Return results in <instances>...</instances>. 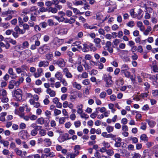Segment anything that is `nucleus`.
Here are the masks:
<instances>
[{
    "instance_id": "36",
    "label": "nucleus",
    "mask_w": 158,
    "mask_h": 158,
    "mask_svg": "<svg viewBox=\"0 0 158 158\" xmlns=\"http://www.w3.org/2000/svg\"><path fill=\"white\" fill-rule=\"evenodd\" d=\"M132 158H140L141 157V155L138 153L135 152L131 154Z\"/></svg>"
},
{
    "instance_id": "31",
    "label": "nucleus",
    "mask_w": 158,
    "mask_h": 158,
    "mask_svg": "<svg viewBox=\"0 0 158 158\" xmlns=\"http://www.w3.org/2000/svg\"><path fill=\"white\" fill-rule=\"evenodd\" d=\"M147 122L148 123V124L151 127H153L156 125V122L153 121H149L147 120Z\"/></svg>"
},
{
    "instance_id": "10",
    "label": "nucleus",
    "mask_w": 158,
    "mask_h": 158,
    "mask_svg": "<svg viewBox=\"0 0 158 158\" xmlns=\"http://www.w3.org/2000/svg\"><path fill=\"white\" fill-rule=\"evenodd\" d=\"M24 80V78L22 77H20L18 81L12 80L14 82V85L16 86H18L22 83L23 82Z\"/></svg>"
},
{
    "instance_id": "28",
    "label": "nucleus",
    "mask_w": 158,
    "mask_h": 158,
    "mask_svg": "<svg viewBox=\"0 0 158 158\" xmlns=\"http://www.w3.org/2000/svg\"><path fill=\"white\" fill-rule=\"evenodd\" d=\"M47 60L49 61H51L53 57V55L52 53H48L45 55Z\"/></svg>"
},
{
    "instance_id": "40",
    "label": "nucleus",
    "mask_w": 158,
    "mask_h": 158,
    "mask_svg": "<svg viewBox=\"0 0 158 158\" xmlns=\"http://www.w3.org/2000/svg\"><path fill=\"white\" fill-rule=\"evenodd\" d=\"M66 117H60L59 118V123L61 124H63L65 122Z\"/></svg>"
},
{
    "instance_id": "52",
    "label": "nucleus",
    "mask_w": 158,
    "mask_h": 158,
    "mask_svg": "<svg viewBox=\"0 0 158 158\" xmlns=\"http://www.w3.org/2000/svg\"><path fill=\"white\" fill-rule=\"evenodd\" d=\"M37 129H34L32 130L31 132V134L32 136H35L38 133Z\"/></svg>"
},
{
    "instance_id": "60",
    "label": "nucleus",
    "mask_w": 158,
    "mask_h": 158,
    "mask_svg": "<svg viewBox=\"0 0 158 158\" xmlns=\"http://www.w3.org/2000/svg\"><path fill=\"white\" fill-rule=\"evenodd\" d=\"M67 21H65V23H69L70 24H72L75 22V20L73 18H71L70 19H67Z\"/></svg>"
},
{
    "instance_id": "64",
    "label": "nucleus",
    "mask_w": 158,
    "mask_h": 158,
    "mask_svg": "<svg viewBox=\"0 0 158 158\" xmlns=\"http://www.w3.org/2000/svg\"><path fill=\"white\" fill-rule=\"evenodd\" d=\"M65 14L67 16L69 17L72 15V12L71 11L68 10L66 11Z\"/></svg>"
},
{
    "instance_id": "58",
    "label": "nucleus",
    "mask_w": 158,
    "mask_h": 158,
    "mask_svg": "<svg viewBox=\"0 0 158 158\" xmlns=\"http://www.w3.org/2000/svg\"><path fill=\"white\" fill-rule=\"evenodd\" d=\"M45 114L46 117H47L48 118H50V116L51 115V112L50 111L47 110L45 112Z\"/></svg>"
},
{
    "instance_id": "7",
    "label": "nucleus",
    "mask_w": 158,
    "mask_h": 158,
    "mask_svg": "<svg viewBox=\"0 0 158 158\" xmlns=\"http://www.w3.org/2000/svg\"><path fill=\"white\" fill-rule=\"evenodd\" d=\"M43 74V70L42 69L40 68L37 69V72L34 74V77L36 78H38Z\"/></svg>"
},
{
    "instance_id": "5",
    "label": "nucleus",
    "mask_w": 158,
    "mask_h": 158,
    "mask_svg": "<svg viewBox=\"0 0 158 158\" xmlns=\"http://www.w3.org/2000/svg\"><path fill=\"white\" fill-rule=\"evenodd\" d=\"M50 49V47L46 45H44L38 48V52L40 54H43L47 52Z\"/></svg>"
},
{
    "instance_id": "18",
    "label": "nucleus",
    "mask_w": 158,
    "mask_h": 158,
    "mask_svg": "<svg viewBox=\"0 0 158 158\" xmlns=\"http://www.w3.org/2000/svg\"><path fill=\"white\" fill-rule=\"evenodd\" d=\"M44 141L47 147H50L52 145V142L49 138H45L44 139Z\"/></svg>"
},
{
    "instance_id": "9",
    "label": "nucleus",
    "mask_w": 158,
    "mask_h": 158,
    "mask_svg": "<svg viewBox=\"0 0 158 158\" xmlns=\"http://www.w3.org/2000/svg\"><path fill=\"white\" fill-rule=\"evenodd\" d=\"M121 74H123L124 72L128 70L129 68L127 64H124L122 65L121 66Z\"/></svg>"
},
{
    "instance_id": "54",
    "label": "nucleus",
    "mask_w": 158,
    "mask_h": 158,
    "mask_svg": "<svg viewBox=\"0 0 158 158\" xmlns=\"http://www.w3.org/2000/svg\"><path fill=\"white\" fill-rule=\"evenodd\" d=\"M102 144L104 146V147L106 148H108L110 147V143H109L106 142L105 141L103 142Z\"/></svg>"
},
{
    "instance_id": "11",
    "label": "nucleus",
    "mask_w": 158,
    "mask_h": 158,
    "mask_svg": "<svg viewBox=\"0 0 158 158\" xmlns=\"http://www.w3.org/2000/svg\"><path fill=\"white\" fill-rule=\"evenodd\" d=\"M83 107V105L82 104L79 103L77 105L76 108L77 109V112L78 114L83 112V110L82 109Z\"/></svg>"
},
{
    "instance_id": "37",
    "label": "nucleus",
    "mask_w": 158,
    "mask_h": 158,
    "mask_svg": "<svg viewBox=\"0 0 158 158\" xmlns=\"http://www.w3.org/2000/svg\"><path fill=\"white\" fill-rule=\"evenodd\" d=\"M114 129V127L111 126H108L106 127V130L108 133L113 132Z\"/></svg>"
},
{
    "instance_id": "41",
    "label": "nucleus",
    "mask_w": 158,
    "mask_h": 158,
    "mask_svg": "<svg viewBox=\"0 0 158 158\" xmlns=\"http://www.w3.org/2000/svg\"><path fill=\"white\" fill-rule=\"evenodd\" d=\"M83 2H86V1L85 0H83V1H77L76 2H75V3H73V4L76 6L82 5Z\"/></svg>"
},
{
    "instance_id": "35",
    "label": "nucleus",
    "mask_w": 158,
    "mask_h": 158,
    "mask_svg": "<svg viewBox=\"0 0 158 158\" xmlns=\"http://www.w3.org/2000/svg\"><path fill=\"white\" fill-rule=\"evenodd\" d=\"M55 79L53 77L49 79V81L51 82L50 85L51 87L52 88L54 87V84L55 83Z\"/></svg>"
},
{
    "instance_id": "16",
    "label": "nucleus",
    "mask_w": 158,
    "mask_h": 158,
    "mask_svg": "<svg viewBox=\"0 0 158 158\" xmlns=\"http://www.w3.org/2000/svg\"><path fill=\"white\" fill-rule=\"evenodd\" d=\"M137 26L139 28L140 31H143L145 30V27L143 25V23L141 21H138L137 22Z\"/></svg>"
},
{
    "instance_id": "24",
    "label": "nucleus",
    "mask_w": 158,
    "mask_h": 158,
    "mask_svg": "<svg viewBox=\"0 0 158 158\" xmlns=\"http://www.w3.org/2000/svg\"><path fill=\"white\" fill-rule=\"evenodd\" d=\"M36 122L40 125H43L45 121L44 119L41 117L38 118L36 121Z\"/></svg>"
},
{
    "instance_id": "45",
    "label": "nucleus",
    "mask_w": 158,
    "mask_h": 158,
    "mask_svg": "<svg viewBox=\"0 0 158 158\" xmlns=\"http://www.w3.org/2000/svg\"><path fill=\"white\" fill-rule=\"evenodd\" d=\"M61 111L60 110L55 109H54V115L56 116L60 115L61 113Z\"/></svg>"
},
{
    "instance_id": "1",
    "label": "nucleus",
    "mask_w": 158,
    "mask_h": 158,
    "mask_svg": "<svg viewBox=\"0 0 158 158\" xmlns=\"http://www.w3.org/2000/svg\"><path fill=\"white\" fill-rule=\"evenodd\" d=\"M67 28L63 27H59L56 29V32L57 34L60 35H66L68 31Z\"/></svg>"
},
{
    "instance_id": "26",
    "label": "nucleus",
    "mask_w": 158,
    "mask_h": 158,
    "mask_svg": "<svg viewBox=\"0 0 158 158\" xmlns=\"http://www.w3.org/2000/svg\"><path fill=\"white\" fill-rule=\"evenodd\" d=\"M0 143L1 144H2L4 146L6 147H8L9 144V143L8 141L5 140L4 139L0 140Z\"/></svg>"
},
{
    "instance_id": "59",
    "label": "nucleus",
    "mask_w": 158,
    "mask_h": 158,
    "mask_svg": "<svg viewBox=\"0 0 158 158\" xmlns=\"http://www.w3.org/2000/svg\"><path fill=\"white\" fill-rule=\"evenodd\" d=\"M82 84L85 85H89L90 83V81L88 79H86L82 81Z\"/></svg>"
},
{
    "instance_id": "19",
    "label": "nucleus",
    "mask_w": 158,
    "mask_h": 158,
    "mask_svg": "<svg viewBox=\"0 0 158 158\" xmlns=\"http://www.w3.org/2000/svg\"><path fill=\"white\" fill-rule=\"evenodd\" d=\"M85 28L87 29H97V27L94 25H89L88 24L86 23L83 25Z\"/></svg>"
},
{
    "instance_id": "61",
    "label": "nucleus",
    "mask_w": 158,
    "mask_h": 158,
    "mask_svg": "<svg viewBox=\"0 0 158 158\" xmlns=\"http://www.w3.org/2000/svg\"><path fill=\"white\" fill-rule=\"evenodd\" d=\"M106 95V94L105 91L102 92L99 95V97L101 98H104Z\"/></svg>"
},
{
    "instance_id": "22",
    "label": "nucleus",
    "mask_w": 158,
    "mask_h": 158,
    "mask_svg": "<svg viewBox=\"0 0 158 158\" xmlns=\"http://www.w3.org/2000/svg\"><path fill=\"white\" fill-rule=\"evenodd\" d=\"M15 30L19 34H23L25 33V30L20 29L18 26L16 27L15 28Z\"/></svg>"
},
{
    "instance_id": "21",
    "label": "nucleus",
    "mask_w": 158,
    "mask_h": 158,
    "mask_svg": "<svg viewBox=\"0 0 158 158\" xmlns=\"http://www.w3.org/2000/svg\"><path fill=\"white\" fill-rule=\"evenodd\" d=\"M80 149V147L79 145L75 146L74 148V153L77 156L79 153V150Z\"/></svg>"
},
{
    "instance_id": "47",
    "label": "nucleus",
    "mask_w": 158,
    "mask_h": 158,
    "mask_svg": "<svg viewBox=\"0 0 158 158\" xmlns=\"http://www.w3.org/2000/svg\"><path fill=\"white\" fill-rule=\"evenodd\" d=\"M48 25L50 26H52L55 24V23L52 19H48L47 21Z\"/></svg>"
},
{
    "instance_id": "55",
    "label": "nucleus",
    "mask_w": 158,
    "mask_h": 158,
    "mask_svg": "<svg viewBox=\"0 0 158 158\" xmlns=\"http://www.w3.org/2000/svg\"><path fill=\"white\" fill-rule=\"evenodd\" d=\"M60 80V82L64 86H66L68 85V83L65 79H61Z\"/></svg>"
},
{
    "instance_id": "15",
    "label": "nucleus",
    "mask_w": 158,
    "mask_h": 158,
    "mask_svg": "<svg viewBox=\"0 0 158 158\" xmlns=\"http://www.w3.org/2000/svg\"><path fill=\"white\" fill-rule=\"evenodd\" d=\"M8 73L10 75V77L12 79H15L17 77L16 74L14 73L13 69L10 68L8 70Z\"/></svg>"
},
{
    "instance_id": "63",
    "label": "nucleus",
    "mask_w": 158,
    "mask_h": 158,
    "mask_svg": "<svg viewBox=\"0 0 158 158\" xmlns=\"http://www.w3.org/2000/svg\"><path fill=\"white\" fill-rule=\"evenodd\" d=\"M29 45L28 42L27 41L24 42L22 44V45L24 48H27L28 47Z\"/></svg>"
},
{
    "instance_id": "17",
    "label": "nucleus",
    "mask_w": 158,
    "mask_h": 158,
    "mask_svg": "<svg viewBox=\"0 0 158 158\" xmlns=\"http://www.w3.org/2000/svg\"><path fill=\"white\" fill-rule=\"evenodd\" d=\"M94 41L96 47L99 48H101V46L100 44L101 40L100 38H95L94 40Z\"/></svg>"
},
{
    "instance_id": "53",
    "label": "nucleus",
    "mask_w": 158,
    "mask_h": 158,
    "mask_svg": "<svg viewBox=\"0 0 158 158\" xmlns=\"http://www.w3.org/2000/svg\"><path fill=\"white\" fill-rule=\"evenodd\" d=\"M131 16L133 18H136V14H135V11L134 9H131L130 11Z\"/></svg>"
},
{
    "instance_id": "43",
    "label": "nucleus",
    "mask_w": 158,
    "mask_h": 158,
    "mask_svg": "<svg viewBox=\"0 0 158 158\" xmlns=\"http://www.w3.org/2000/svg\"><path fill=\"white\" fill-rule=\"evenodd\" d=\"M88 77V74L85 72L82 73V74L80 75V77L82 78H86Z\"/></svg>"
},
{
    "instance_id": "48",
    "label": "nucleus",
    "mask_w": 158,
    "mask_h": 158,
    "mask_svg": "<svg viewBox=\"0 0 158 158\" xmlns=\"http://www.w3.org/2000/svg\"><path fill=\"white\" fill-rule=\"evenodd\" d=\"M143 17V14L141 11L139 10L137 14H136V17L138 19H140Z\"/></svg>"
},
{
    "instance_id": "13",
    "label": "nucleus",
    "mask_w": 158,
    "mask_h": 158,
    "mask_svg": "<svg viewBox=\"0 0 158 158\" xmlns=\"http://www.w3.org/2000/svg\"><path fill=\"white\" fill-rule=\"evenodd\" d=\"M46 92L51 97H54L56 96V92L54 90H52L51 88L46 90Z\"/></svg>"
},
{
    "instance_id": "6",
    "label": "nucleus",
    "mask_w": 158,
    "mask_h": 158,
    "mask_svg": "<svg viewBox=\"0 0 158 158\" xmlns=\"http://www.w3.org/2000/svg\"><path fill=\"white\" fill-rule=\"evenodd\" d=\"M44 152V153L48 155L49 157H53L55 156V153L53 152H51V149L49 148H45Z\"/></svg>"
},
{
    "instance_id": "39",
    "label": "nucleus",
    "mask_w": 158,
    "mask_h": 158,
    "mask_svg": "<svg viewBox=\"0 0 158 158\" xmlns=\"http://www.w3.org/2000/svg\"><path fill=\"white\" fill-rule=\"evenodd\" d=\"M39 134L41 136H44L46 135V131L43 129H40L39 131Z\"/></svg>"
},
{
    "instance_id": "29",
    "label": "nucleus",
    "mask_w": 158,
    "mask_h": 158,
    "mask_svg": "<svg viewBox=\"0 0 158 158\" xmlns=\"http://www.w3.org/2000/svg\"><path fill=\"white\" fill-rule=\"evenodd\" d=\"M55 77L58 80H60L62 77V74L59 72H57L55 75Z\"/></svg>"
},
{
    "instance_id": "30",
    "label": "nucleus",
    "mask_w": 158,
    "mask_h": 158,
    "mask_svg": "<svg viewBox=\"0 0 158 158\" xmlns=\"http://www.w3.org/2000/svg\"><path fill=\"white\" fill-rule=\"evenodd\" d=\"M152 30V28L150 26H148L147 29L144 31L143 32V34L145 35H147L148 34L149 32Z\"/></svg>"
},
{
    "instance_id": "49",
    "label": "nucleus",
    "mask_w": 158,
    "mask_h": 158,
    "mask_svg": "<svg viewBox=\"0 0 158 158\" xmlns=\"http://www.w3.org/2000/svg\"><path fill=\"white\" fill-rule=\"evenodd\" d=\"M103 17L102 15L101 14H97L96 15V19L99 21H102V19Z\"/></svg>"
},
{
    "instance_id": "8",
    "label": "nucleus",
    "mask_w": 158,
    "mask_h": 158,
    "mask_svg": "<svg viewBox=\"0 0 158 158\" xmlns=\"http://www.w3.org/2000/svg\"><path fill=\"white\" fill-rule=\"evenodd\" d=\"M57 64L60 67H63L65 66L66 62L63 59H59L57 62Z\"/></svg>"
},
{
    "instance_id": "42",
    "label": "nucleus",
    "mask_w": 158,
    "mask_h": 158,
    "mask_svg": "<svg viewBox=\"0 0 158 158\" xmlns=\"http://www.w3.org/2000/svg\"><path fill=\"white\" fill-rule=\"evenodd\" d=\"M71 138L69 137V134H66L62 137V140L64 141L67 139H69Z\"/></svg>"
},
{
    "instance_id": "50",
    "label": "nucleus",
    "mask_w": 158,
    "mask_h": 158,
    "mask_svg": "<svg viewBox=\"0 0 158 158\" xmlns=\"http://www.w3.org/2000/svg\"><path fill=\"white\" fill-rule=\"evenodd\" d=\"M62 111L63 115L66 117L68 118H69V115L68 112L65 109H63L62 110Z\"/></svg>"
},
{
    "instance_id": "27",
    "label": "nucleus",
    "mask_w": 158,
    "mask_h": 158,
    "mask_svg": "<svg viewBox=\"0 0 158 158\" xmlns=\"http://www.w3.org/2000/svg\"><path fill=\"white\" fill-rule=\"evenodd\" d=\"M80 115L81 117L82 118H84L85 120L89 118V115L85 113L81 112V114H79Z\"/></svg>"
},
{
    "instance_id": "38",
    "label": "nucleus",
    "mask_w": 158,
    "mask_h": 158,
    "mask_svg": "<svg viewBox=\"0 0 158 158\" xmlns=\"http://www.w3.org/2000/svg\"><path fill=\"white\" fill-rule=\"evenodd\" d=\"M135 24V23L133 21H129L126 23V25L127 26L131 28L133 27L134 26Z\"/></svg>"
},
{
    "instance_id": "4",
    "label": "nucleus",
    "mask_w": 158,
    "mask_h": 158,
    "mask_svg": "<svg viewBox=\"0 0 158 158\" xmlns=\"http://www.w3.org/2000/svg\"><path fill=\"white\" fill-rule=\"evenodd\" d=\"M27 68L26 65H23L20 67L16 69V71L17 73L19 74L21 73L22 75H26L27 74L25 72L27 70Z\"/></svg>"
},
{
    "instance_id": "51",
    "label": "nucleus",
    "mask_w": 158,
    "mask_h": 158,
    "mask_svg": "<svg viewBox=\"0 0 158 158\" xmlns=\"http://www.w3.org/2000/svg\"><path fill=\"white\" fill-rule=\"evenodd\" d=\"M106 154L110 156H112L114 154V152L113 150L111 149L107 150Z\"/></svg>"
},
{
    "instance_id": "32",
    "label": "nucleus",
    "mask_w": 158,
    "mask_h": 158,
    "mask_svg": "<svg viewBox=\"0 0 158 158\" xmlns=\"http://www.w3.org/2000/svg\"><path fill=\"white\" fill-rule=\"evenodd\" d=\"M73 87H75L77 89L80 90L81 88V86L80 84L77 83L76 82H74L73 84Z\"/></svg>"
},
{
    "instance_id": "23",
    "label": "nucleus",
    "mask_w": 158,
    "mask_h": 158,
    "mask_svg": "<svg viewBox=\"0 0 158 158\" xmlns=\"http://www.w3.org/2000/svg\"><path fill=\"white\" fill-rule=\"evenodd\" d=\"M96 112L98 113L99 112L103 113L106 110V108L104 107H102L101 108L98 107L96 108Z\"/></svg>"
},
{
    "instance_id": "33",
    "label": "nucleus",
    "mask_w": 158,
    "mask_h": 158,
    "mask_svg": "<svg viewBox=\"0 0 158 158\" xmlns=\"http://www.w3.org/2000/svg\"><path fill=\"white\" fill-rule=\"evenodd\" d=\"M48 11L49 12H51L53 14H55L57 12V10L56 8L50 7L48 9Z\"/></svg>"
},
{
    "instance_id": "56",
    "label": "nucleus",
    "mask_w": 158,
    "mask_h": 158,
    "mask_svg": "<svg viewBox=\"0 0 158 158\" xmlns=\"http://www.w3.org/2000/svg\"><path fill=\"white\" fill-rule=\"evenodd\" d=\"M31 127L34 128V129H37L39 127H40V128H41L42 127L41 126H39L37 125L36 123H33L31 124Z\"/></svg>"
},
{
    "instance_id": "2",
    "label": "nucleus",
    "mask_w": 158,
    "mask_h": 158,
    "mask_svg": "<svg viewBox=\"0 0 158 158\" xmlns=\"http://www.w3.org/2000/svg\"><path fill=\"white\" fill-rule=\"evenodd\" d=\"M103 79L106 82V86L107 87H110L112 83L111 77L109 75L104 74L103 77Z\"/></svg>"
},
{
    "instance_id": "12",
    "label": "nucleus",
    "mask_w": 158,
    "mask_h": 158,
    "mask_svg": "<svg viewBox=\"0 0 158 158\" xmlns=\"http://www.w3.org/2000/svg\"><path fill=\"white\" fill-rule=\"evenodd\" d=\"M49 65V62L48 61H42L39 63L38 66L39 67H46Z\"/></svg>"
},
{
    "instance_id": "57",
    "label": "nucleus",
    "mask_w": 158,
    "mask_h": 158,
    "mask_svg": "<svg viewBox=\"0 0 158 158\" xmlns=\"http://www.w3.org/2000/svg\"><path fill=\"white\" fill-rule=\"evenodd\" d=\"M15 85L14 82L12 80L10 82L8 87L9 89H11L14 88Z\"/></svg>"
},
{
    "instance_id": "25",
    "label": "nucleus",
    "mask_w": 158,
    "mask_h": 158,
    "mask_svg": "<svg viewBox=\"0 0 158 158\" xmlns=\"http://www.w3.org/2000/svg\"><path fill=\"white\" fill-rule=\"evenodd\" d=\"M14 151L17 155L22 156L23 151L21 150H19L17 148H15Z\"/></svg>"
},
{
    "instance_id": "44",
    "label": "nucleus",
    "mask_w": 158,
    "mask_h": 158,
    "mask_svg": "<svg viewBox=\"0 0 158 158\" xmlns=\"http://www.w3.org/2000/svg\"><path fill=\"white\" fill-rule=\"evenodd\" d=\"M114 4L115 3L114 2L110 0H107L105 3V5L107 6L110 5H114Z\"/></svg>"
},
{
    "instance_id": "46",
    "label": "nucleus",
    "mask_w": 158,
    "mask_h": 158,
    "mask_svg": "<svg viewBox=\"0 0 158 158\" xmlns=\"http://www.w3.org/2000/svg\"><path fill=\"white\" fill-rule=\"evenodd\" d=\"M89 50V48L88 45L86 44H83V47L82 48V51L84 52H87Z\"/></svg>"
},
{
    "instance_id": "20",
    "label": "nucleus",
    "mask_w": 158,
    "mask_h": 158,
    "mask_svg": "<svg viewBox=\"0 0 158 158\" xmlns=\"http://www.w3.org/2000/svg\"><path fill=\"white\" fill-rule=\"evenodd\" d=\"M153 71L155 73L157 72L158 67H157V63L156 61H154L152 63Z\"/></svg>"
},
{
    "instance_id": "62",
    "label": "nucleus",
    "mask_w": 158,
    "mask_h": 158,
    "mask_svg": "<svg viewBox=\"0 0 158 158\" xmlns=\"http://www.w3.org/2000/svg\"><path fill=\"white\" fill-rule=\"evenodd\" d=\"M74 125L76 127H79L81 124V123L79 121H77L74 122Z\"/></svg>"
},
{
    "instance_id": "14",
    "label": "nucleus",
    "mask_w": 158,
    "mask_h": 158,
    "mask_svg": "<svg viewBox=\"0 0 158 158\" xmlns=\"http://www.w3.org/2000/svg\"><path fill=\"white\" fill-rule=\"evenodd\" d=\"M29 102L31 105H34V107L36 108L39 107L40 106V103L38 102H35L33 98L30 99Z\"/></svg>"
},
{
    "instance_id": "34",
    "label": "nucleus",
    "mask_w": 158,
    "mask_h": 158,
    "mask_svg": "<svg viewBox=\"0 0 158 158\" xmlns=\"http://www.w3.org/2000/svg\"><path fill=\"white\" fill-rule=\"evenodd\" d=\"M140 139L144 141L147 142L148 141V137L147 135L144 134H143L140 137Z\"/></svg>"
},
{
    "instance_id": "3",
    "label": "nucleus",
    "mask_w": 158,
    "mask_h": 158,
    "mask_svg": "<svg viewBox=\"0 0 158 158\" xmlns=\"http://www.w3.org/2000/svg\"><path fill=\"white\" fill-rule=\"evenodd\" d=\"M22 90L19 89L14 91V96L18 101H20L22 99Z\"/></svg>"
}]
</instances>
